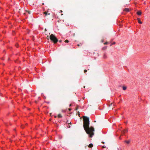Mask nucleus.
<instances>
[{
    "label": "nucleus",
    "instance_id": "nucleus-31",
    "mask_svg": "<svg viewBox=\"0 0 150 150\" xmlns=\"http://www.w3.org/2000/svg\"><path fill=\"white\" fill-rule=\"evenodd\" d=\"M102 143H103V144H104V142H102Z\"/></svg>",
    "mask_w": 150,
    "mask_h": 150
},
{
    "label": "nucleus",
    "instance_id": "nucleus-26",
    "mask_svg": "<svg viewBox=\"0 0 150 150\" xmlns=\"http://www.w3.org/2000/svg\"><path fill=\"white\" fill-rule=\"evenodd\" d=\"M54 118H56L57 117L56 116H54Z\"/></svg>",
    "mask_w": 150,
    "mask_h": 150
},
{
    "label": "nucleus",
    "instance_id": "nucleus-19",
    "mask_svg": "<svg viewBox=\"0 0 150 150\" xmlns=\"http://www.w3.org/2000/svg\"><path fill=\"white\" fill-rule=\"evenodd\" d=\"M68 124H71V122H68Z\"/></svg>",
    "mask_w": 150,
    "mask_h": 150
},
{
    "label": "nucleus",
    "instance_id": "nucleus-29",
    "mask_svg": "<svg viewBox=\"0 0 150 150\" xmlns=\"http://www.w3.org/2000/svg\"><path fill=\"white\" fill-rule=\"evenodd\" d=\"M48 36H47V38H47V39H48H48H49V38H48Z\"/></svg>",
    "mask_w": 150,
    "mask_h": 150
},
{
    "label": "nucleus",
    "instance_id": "nucleus-13",
    "mask_svg": "<svg viewBox=\"0 0 150 150\" xmlns=\"http://www.w3.org/2000/svg\"><path fill=\"white\" fill-rule=\"evenodd\" d=\"M115 44V42H113L112 44H111L110 45V46H111L112 45H114Z\"/></svg>",
    "mask_w": 150,
    "mask_h": 150
},
{
    "label": "nucleus",
    "instance_id": "nucleus-14",
    "mask_svg": "<svg viewBox=\"0 0 150 150\" xmlns=\"http://www.w3.org/2000/svg\"><path fill=\"white\" fill-rule=\"evenodd\" d=\"M65 42H68L69 41H68V40H67L65 41Z\"/></svg>",
    "mask_w": 150,
    "mask_h": 150
},
{
    "label": "nucleus",
    "instance_id": "nucleus-21",
    "mask_svg": "<svg viewBox=\"0 0 150 150\" xmlns=\"http://www.w3.org/2000/svg\"><path fill=\"white\" fill-rule=\"evenodd\" d=\"M62 42V40H59V42Z\"/></svg>",
    "mask_w": 150,
    "mask_h": 150
},
{
    "label": "nucleus",
    "instance_id": "nucleus-27",
    "mask_svg": "<svg viewBox=\"0 0 150 150\" xmlns=\"http://www.w3.org/2000/svg\"><path fill=\"white\" fill-rule=\"evenodd\" d=\"M68 127V128H70V125Z\"/></svg>",
    "mask_w": 150,
    "mask_h": 150
},
{
    "label": "nucleus",
    "instance_id": "nucleus-18",
    "mask_svg": "<svg viewBox=\"0 0 150 150\" xmlns=\"http://www.w3.org/2000/svg\"><path fill=\"white\" fill-rule=\"evenodd\" d=\"M102 148H106V146H102Z\"/></svg>",
    "mask_w": 150,
    "mask_h": 150
},
{
    "label": "nucleus",
    "instance_id": "nucleus-10",
    "mask_svg": "<svg viewBox=\"0 0 150 150\" xmlns=\"http://www.w3.org/2000/svg\"><path fill=\"white\" fill-rule=\"evenodd\" d=\"M126 142V143H127V144H129L130 143V141L129 140H128V141H125V142Z\"/></svg>",
    "mask_w": 150,
    "mask_h": 150
},
{
    "label": "nucleus",
    "instance_id": "nucleus-4",
    "mask_svg": "<svg viewBox=\"0 0 150 150\" xmlns=\"http://www.w3.org/2000/svg\"><path fill=\"white\" fill-rule=\"evenodd\" d=\"M123 11H124L127 12L129 11V8H126L124 9Z\"/></svg>",
    "mask_w": 150,
    "mask_h": 150
},
{
    "label": "nucleus",
    "instance_id": "nucleus-36",
    "mask_svg": "<svg viewBox=\"0 0 150 150\" xmlns=\"http://www.w3.org/2000/svg\"><path fill=\"white\" fill-rule=\"evenodd\" d=\"M61 12H62V10H61Z\"/></svg>",
    "mask_w": 150,
    "mask_h": 150
},
{
    "label": "nucleus",
    "instance_id": "nucleus-25",
    "mask_svg": "<svg viewBox=\"0 0 150 150\" xmlns=\"http://www.w3.org/2000/svg\"><path fill=\"white\" fill-rule=\"evenodd\" d=\"M104 58H105V57H106V56H105V55H104Z\"/></svg>",
    "mask_w": 150,
    "mask_h": 150
},
{
    "label": "nucleus",
    "instance_id": "nucleus-1",
    "mask_svg": "<svg viewBox=\"0 0 150 150\" xmlns=\"http://www.w3.org/2000/svg\"><path fill=\"white\" fill-rule=\"evenodd\" d=\"M83 127L86 133L89 135L90 137H92L94 135V129L93 127H89V118L86 116L83 117Z\"/></svg>",
    "mask_w": 150,
    "mask_h": 150
},
{
    "label": "nucleus",
    "instance_id": "nucleus-5",
    "mask_svg": "<svg viewBox=\"0 0 150 150\" xmlns=\"http://www.w3.org/2000/svg\"><path fill=\"white\" fill-rule=\"evenodd\" d=\"M128 131V130L127 129L124 130L123 131H122V133L123 134H124L126 132H127Z\"/></svg>",
    "mask_w": 150,
    "mask_h": 150
},
{
    "label": "nucleus",
    "instance_id": "nucleus-38",
    "mask_svg": "<svg viewBox=\"0 0 150 150\" xmlns=\"http://www.w3.org/2000/svg\"><path fill=\"white\" fill-rule=\"evenodd\" d=\"M84 87V88H85V86H84V87Z\"/></svg>",
    "mask_w": 150,
    "mask_h": 150
},
{
    "label": "nucleus",
    "instance_id": "nucleus-16",
    "mask_svg": "<svg viewBox=\"0 0 150 150\" xmlns=\"http://www.w3.org/2000/svg\"><path fill=\"white\" fill-rule=\"evenodd\" d=\"M108 43V42H105V43H104V45H107Z\"/></svg>",
    "mask_w": 150,
    "mask_h": 150
},
{
    "label": "nucleus",
    "instance_id": "nucleus-2",
    "mask_svg": "<svg viewBox=\"0 0 150 150\" xmlns=\"http://www.w3.org/2000/svg\"><path fill=\"white\" fill-rule=\"evenodd\" d=\"M51 40L54 43H56L58 41L57 38L53 34H51L50 37Z\"/></svg>",
    "mask_w": 150,
    "mask_h": 150
},
{
    "label": "nucleus",
    "instance_id": "nucleus-15",
    "mask_svg": "<svg viewBox=\"0 0 150 150\" xmlns=\"http://www.w3.org/2000/svg\"><path fill=\"white\" fill-rule=\"evenodd\" d=\"M27 12H28V14H30L31 12H30V11H27Z\"/></svg>",
    "mask_w": 150,
    "mask_h": 150
},
{
    "label": "nucleus",
    "instance_id": "nucleus-28",
    "mask_svg": "<svg viewBox=\"0 0 150 150\" xmlns=\"http://www.w3.org/2000/svg\"><path fill=\"white\" fill-rule=\"evenodd\" d=\"M71 104H70V105H69V106H71Z\"/></svg>",
    "mask_w": 150,
    "mask_h": 150
},
{
    "label": "nucleus",
    "instance_id": "nucleus-7",
    "mask_svg": "<svg viewBox=\"0 0 150 150\" xmlns=\"http://www.w3.org/2000/svg\"><path fill=\"white\" fill-rule=\"evenodd\" d=\"M137 20H138V22L140 24H142V22L140 21V18H137Z\"/></svg>",
    "mask_w": 150,
    "mask_h": 150
},
{
    "label": "nucleus",
    "instance_id": "nucleus-23",
    "mask_svg": "<svg viewBox=\"0 0 150 150\" xmlns=\"http://www.w3.org/2000/svg\"><path fill=\"white\" fill-rule=\"evenodd\" d=\"M69 111H71V108H69Z\"/></svg>",
    "mask_w": 150,
    "mask_h": 150
},
{
    "label": "nucleus",
    "instance_id": "nucleus-11",
    "mask_svg": "<svg viewBox=\"0 0 150 150\" xmlns=\"http://www.w3.org/2000/svg\"><path fill=\"white\" fill-rule=\"evenodd\" d=\"M62 117V115H61V114H59L58 115V118H61Z\"/></svg>",
    "mask_w": 150,
    "mask_h": 150
},
{
    "label": "nucleus",
    "instance_id": "nucleus-37",
    "mask_svg": "<svg viewBox=\"0 0 150 150\" xmlns=\"http://www.w3.org/2000/svg\"><path fill=\"white\" fill-rule=\"evenodd\" d=\"M94 122H96V121H94Z\"/></svg>",
    "mask_w": 150,
    "mask_h": 150
},
{
    "label": "nucleus",
    "instance_id": "nucleus-30",
    "mask_svg": "<svg viewBox=\"0 0 150 150\" xmlns=\"http://www.w3.org/2000/svg\"><path fill=\"white\" fill-rule=\"evenodd\" d=\"M48 36H47V38H47V39H48H48H49V38H48Z\"/></svg>",
    "mask_w": 150,
    "mask_h": 150
},
{
    "label": "nucleus",
    "instance_id": "nucleus-3",
    "mask_svg": "<svg viewBox=\"0 0 150 150\" xmlns=\"http://www.w3.org/2000/svg\"><path fill=\"white\" fill-rule=\"evenodd\" d=\"M43 13L45 15V17L47 19V18H48L47 17V16L48 15H50V13H48L47 12V11H45V12H44Z\"/></svg>",
    "mask_w": 150,
    "mask_h": 150
},
{
    "label": "nucleus",
    "instance_id": "nucleus-33",
    "mask_svg": "<svg viewBox=\"0 0 150 150\" xmlns=\"http://www.w3.org/2000/svg\"><path fill=\"white\" fill-rule=\"evenodd\" d=\"M78 46H80V45H79V44H78Z\"/></svg>",
    "mask_w": 150,
    "mask_h": 150
},
{
    "label": "nucleus",
    "instance_id": "nucleus-12",
    "mask_svg": "<svg viewBox=\"0 0 150 150\" xmlns=\"http://www.w3.org/2000/svg\"><path fill=\"white\" fill-rule=\"evenodd\" d=\"M107 48V47H103V48H102V49L103 50H105Z\"/></svg>",
    "mask_w": 150,
    "mask_h": 150
},
{
    "label": "nucleus",
    "instance_id": "nucleus-20",
    "mask_svg": "<svg viewBox=\"0 0 150 150\" xmlns=\"http://www.w3.org/2000/svg\"><path fill=\"white\" fill-rule=\"evenodd\" d=\"M112 103H111V104L109 105V107H110L112 105Z\"/></svg>",
    "mask_w": 150,
    "mask_h": 150
},
{
    "label": "nucleus",
    "instance_id": "nucleus-22",
    "mask_svg": "<svg viewBox=\"0 0 150 150\" xmlns=\"http://www.w3.org/2000/svg\"><path fill=\"white\" fill-rule=\"evenodd\" d=\"M68 122H69V121L68 120H67L66 122V123H68Z\"/></svg>",
    "mask_w": 150,
    "mask_h": 150
},
{
    "label": "nucleus",
    "instance_id": "nucleus-34",
    "mask_svg": "<svg viewBox=\"0 0 150 150\" xmlns=\"http://www.w3.org/2000/svg\"><path fill=\"white\" fill-rule=\"evenodd\" d=\"M45 31H46V30H47L46 29H45Z\"/></svg>",
    "mask_w": 150,
    "mask_h": 150
},
{
    "label": "nucleus",
    "instance_id": "nucleus-6",
    "mask_svg": "<svg viewBox=\"0 0 150 150\" xmlns=\"http://www.w3.org/2000/svg\"><path fill=\"white\" fill-rule=\"evenodd\" d=\"M93 145L91 143V144H89V145L88 146V147L91 148L92 147H93Z\"/></svg>",
    "mask_w": 150,
    "mask_h": 150
},
{
    "label": "nucleus",
    "instance_id": "nucleus-24",
    "mask_svg": "<svg viewBox=\"0 0 150 150\" xmlns=\"http://www.w3.org/2000/svg\"><path fill=\"white\" fill-rule=\"evenodd\" d=\"M101 42H103V40H101Z\"/></svg>",
    "mask_w": 150,
    "mask_h": 150
},
{
    "label": "nucleus",
    "instance_id": "nucleus-9",
    "mask_svg": "<svg viewBox=\"0 0 150 150\" xmlns=\"http://www.w3.org/2000/svg\"><path fill=\"white\" fill-rule=\"evenodd\" d=\"M122 88L123 90L124 91L125 90L127 89V87L125 86H123Z\"/></svg>",
    "mask_w": 150,
    "mask_h": 150
},
{
    "label": "nucleus",
    "instance_id": "nucleus-8",
    "mask_svg": "<svg viewBox=\"0 0 150 150\" xmlns=\"http://www.w3.org/2000/svg\"><path fill=\"white\" fill-rule=\"evenodd\" d=\"M137 14L138 15H140L142 14V12L140 11H139L137 12Z\"/></svg>",
    "mask_w": 150,
    "mask_h": 150
},
{
    "label": "nucleus",
    "instance_id": "nucleus-17",
    "mask_svg": "<svg viewBox=\"0 0 150 150\" xmlns=\"http://www.w3.org/2000/svg\"><path fill=\"white\" fill-rule=\"evenodd\" d=\"M87 70H86V69H85V70H84V72H87Z\"/></svg>",
    "mask_w": 150,
    "mask_h": 150
},
{
    "label": "nucleus",
    "instance_id": "nucleus-32",
    "mask_svg": "<svg viewBox=\"0 0 150 150\" xmlns=\"http://www.w3.org/2000/svg\"><path fill=\"white\" fill-rule=\"evenodd\" d=\"M78 109V108H76V110H77Z\"/></svg>",
    "mask_w": 150,
    "mask_h": 150
},
{
    "label": "nucleus",
    "instance_id": "nucleus-35",
    "mask_svg": "<svg viewBox=\"0 0 150 150\" xmlns=\"http://www.w3.org/2000/svg\"><path fill=\"white\" fill-rule=\"evenodd\" d=\"M117 149H118V150H120L119 149V148H117Z\"/></svg>",
    "mask_w": 150,
    "mask_h": 150
}]
</instances>
